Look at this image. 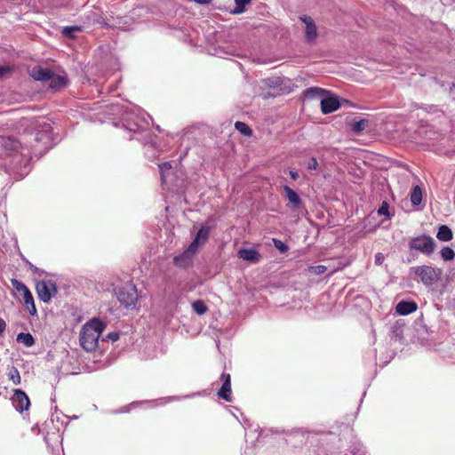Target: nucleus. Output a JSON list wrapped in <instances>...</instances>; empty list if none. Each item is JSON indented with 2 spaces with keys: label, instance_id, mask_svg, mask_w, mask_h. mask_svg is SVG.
<instances>
[{
  "label": "nucleus",
  "instance_id": "obj_1",
  "mask_svg": "<svg viewBox=\"0 0 455 455\" xmlns=\"http://www.w3.org/2000/svg\"><path fill=\"white\" fill-rule=\"evenodd\" d=\"M105 328L106 324L97 318H93L86 323L80 331V344L82 347L88 352L95 350L98 347L99 339Z\"/></svg>",
  "mask_w": 455,
  "mask_h": 455
},
{
  "label": "nucleus",
  "instance_id": "obj_2",
  "mask_svg": "<svg viewBox=\"0 0 455 455\" xmlns=\"http://www.w3.org/2000/svg\"><path fill=\"white\" fill-rule=\"evenodd\" d=\"M11 283L13 289L19 293L20 301L23 303L26 309L31 315H36V307L35 305L34 298L29 289L20 281L16 278L11 279Z\"/></svg>",
  "mask_w": 455,
  "mask_h": 455
},
{
  "label": "nucleus",
  "instance_id": "obj_3",
  "mask_svg": "<svg viewBox=\"0 0 455 455\" xmlns=\"http://www.w3.org/2000/svg\"><path fill=\"white\" fill-rule=\"evenodd\" d=\"M414 273L419 277L420 281L427 286H430L441 279L443 271L441 268L431 266H419L413 267Z\"/></svg>",
  "mask_w": 455,
  "mask_h": 455
},
{
  "label": "nucleus",
  "instance_id": "obj_4",
  "mask_svg": "<svg viewBox=\"0 0 455 455\" xmlns=\"http://www.w3.org/2000/svg\"><path fill=\"white\" fill-rule=\"evenodd\" d=\"M117 299L126 308H133L138 300V293L135 285L126 284L119 289Z\"/></svg>",
  "mask_w": 455,
  "mask_h": 455
},
{
  "label": "nucleus",
  "instance_id": "obj_5",
  "mask_svg": "<svg viewBox=\"0 0 455 455\" xmlns=\"http://www.w3.org/2000/svg\"><path fill=\"white\" fill-rule=\"evenodd\" d=\"M409 246L411 250H416L424 254L430 255L435 251L436 244L431 236L423 235L412 238Z\"/></svg>",
  "mask_w": 455,
  "mask_h": 455
},
{
  "label": "nucleus",
  "instance_id": "obj_6",
  "mask_svg": "<svg viewBox=\"0 0 455 455\" xmlns=\"http://www.w3.org/2000/svg\"><path fill=\"white\" fill-rule=\"evenodd\" d=\"M36 291L40 300L49 302L57 292L55 283L51 280L39 281L36 284Z\"/></svg>",
  "mask_w": 455,
  "mask_h": 455
},
{
  "label": "nucleus",
  "instance_id": "obj_7",
  "mask_svg": "<svg viewBox=\"0 0 455 455\" xmlns=\"http://www.w3.org/2000/svg\"><path fill=\"white\" fill-rule=\"evenodd\" d=\"M12 401L15 409L20 412L29 409L30 400L27 394L21 389H14Z\"/></svg>",
  "mask_w": 455,
  "mask_h": 455
},
{
  "label": "nucleus",
  "instance_id": "obj_8",
  "mask_svg": "<svg viewBox=\"0 0 455 455\" xmlns=\"http://www.w3.org/2000/svg\"><path fill=\"white\" fill-rule=\"evenodd\" d=\"M220 380L222 381V386L218 391V396L226 402L232 401V390H231V376L229 373H222L220 375Z\"/></svg>",
  "mask_w": 455,
  "mask_h": 455
},
{
  "label": "nucleus",
  "instance_id": "obj_9",
  "mask_svg": "<svg viewBox=\"0 0 455 455\" xmlns=\"http://www.w3.org/2000/svg\"><path fill=\"white\" fill-rule=\"evenodd\" d=\"M340 104L337 97H328L321 100V111L327 115L339 109Z\"/></svg>",
  "mask_w": 455,
  "mask_h": 455
},
{
  "label": "nucleus",
  "instance_id": "obj_10",
  "mask_svg": "<svg viewBox=\"0 0 455 455\" xmlns=\"http://www.w3.org/2000/svg\"><path fill=\"white\" fill-rule=\"evenodd\" d=\"M306 25V39L308 42L314 41L317 36L316 26L314 20L309 16L300 18Z\"/></svg>",
  "mask_w": 455,
  "mask_h": 455
},
{
  "label": "nucleus",
  "instance_id": "obj_11",
  "mask_svg": "<svg viewBox=\"0 0 455 455\" xmlns=\"http://www.w3.org/2000/svg\"><path fill=\"white\" fill-rule=\"evenodd\" d=\"M52 70L48 68H44L41 66H36L33 68L30 71L31 77L36 81L46 82L51 76Z\"/></svg>",
  "mask_w": 455,
  "mask_h": 455
},
{
  "label": "nucleus",
  "instance_id": "obj_12",
  "mask_svg": "<svg viewBox=\"0 0 455 455\" xmlns=\"http://www.w3.org/2000/svg\"><path fill=\"white\" fill-rule=\"evenodd\" d=\"M238 257L243 260L257 263L260 259V254L255 249L243 248L238 251Z\"/></svg>",
  "mask_w": 455,
  "mask_h": 455
},
{
  "label": "nucleus",
  "instance_id": "obj_13",
  "mask_svg": "<svg viewBox=\"0 0 455 455\" xmlns=\"http://www.w3.org/2000/svg\"><path fill=\"white\" fill-rule=\"evenodd\" d=\"M417 308H418V305L416 302L405 301V300L400 301L395 307V310H396L397 314H399L401 315H407L409 314H411V313L415 312L417 310Z\"/></svg>",
  "mask_w": 455,
  "mask_h": 455
},
{
  "label": "nucleus",
  "instance_id": "obj_14",
  "mask_svg": "<svg viewBox=\"0 0 455 455\" xmlns=\"http://www.w3.org/2000/svg\"><path fill=\"white\" fill-rule=\"evenodd\" d=\"M283 190L285 192V198L288 200L291 206L293 209H298L302 204L299 196L288 186H284Z\"/></svg>",
  "mask_w": 455,
  "mask_h": 455
},
{
  "label": "nucleus",
  "instance_id": "obj_15",
  "mask_svg": "<svg viewBox=\"0 0 455 455\" xmlns=\"http://www.w3.org/2000/svg\"><path fill=\"white\" fill-rule=\"evenodd\" d=\"M192 260L193 257L190 255L189 252H187L186 251L173 258L174 265L180 268H186L189 267L192 263Z\"/></svg>",
  "mask_w": 455,
  "mask_h": 455
},
{
  "label": "nucleus",
  "instance_id": "obj_16",
  "mask_svg": "<svg viewBox=\"0 0 455 455\" xmlns=\"http://www.w3.org/2000/svg\"><path fill=\"white\" fill-rule=\"evenodd\" d=\"M51 78L48 80L49 87L52 89L64 88L68 84V79L60 75H55L52 71L51 72Z\"/></svg>",
  "mask_w": 455,
  "mask_h": 455
},
{
  "label": "nucleus",
  "instance_id": "obj_17",
  "mask_svg": "<svg viewBox=\"0 0 455 455\" xmlns=\"http://www.w3.org/2000/svg\"><path fill=\"white\" fill-rule=\"evenodd\" d=\"M436 237L442 242H449L453 238V233L448 226L441 225L439 227Z\"/></svg>",
  "mask_w": 455,
  "mask_h": 455
},
{
  "label": "nucleus",
  "instance_id": "obj_18",
  "mask_svg": "<svg viewBox=\"0 0 455 455\" xmlns=\"http://www.w3.org/2000/svg\"><path fill=\"white\" fill-rule=\"evenodd\" d=\"M411 202L413 205H419L422 202V190L419 186H415L411 192Z\"/></svg>",
  "mask_w": 455,
  "mask_h": 455
},
{
  "label": "nucleus",
  "instance_id": "obj_19",
  "mask_svg": "<svg viewBox=\"0 0 455 455\" xmlns=\"http://www.w3.org/2000/svg\"><path fill=\"white\" fill-rule=\"evenodd\" d=\"M17 341L29 347L35 344V339L30 333L20 332L17 336Z\"/></svg>",
  "mask_w": 455,
  "mask_h": 455
},
{
  "label": "nucleus",
  "instance_id": "obj_20",
  "mask_svg": "<svg viewBox=\"0 0 455 455\" xmlns=\"http://www.w3.org/2000/svg\"><path fill=\"white\" fill-rule=\"evenodd\" d=\"M209 235L210 228L206 226H202L194 239L201 243H204L208 240Z\"/></svg>",
  "mask_w": 455,
  "mask_h": 455
},
{
  "label": "nucleus",
  "instance_id": "obj_21",
  "mask_svg": "<svg viewBox=\"0 0 455 455\" xmlns=\"http://www.w3.org/2000/svg\"><path fill=\"white\" fill-rule=\"evenodd\" d=\"M7 375H8L9 380L12 381V383L14 385L20 384V381H21L20 374L19 370L16 367H14V366L10 367L8 369Z\"/></svg>",
  "mask_w": 455,
  "mask_h": 455
},
{
  "label": "nucleus",
  "instance_id": "obj_22",
  "mask_svg": "<svg viewBox=\"0 0 455 455\" xmlns=\"http://www.w3.org/2000/svg\"><path fill=\"white\" fill-rule=\"evenodd\" d=\"M192 308L193 310L197 313L198 315H202L204 314H205L208 310V307L207 306L205 305V303L201 300V299H197L196 301H194L192 303Z\"/></svg>",
  "mask_w": 455,
  "mask_h": 455
},
{
  "label": "nucleus",
  "instance_id": "obj_23",
  "mask_svg": "<svg viewBox=\"0 0 455 455\" xmlns=\"http://www.w3.org/2000/svg\"><path fill=\"white\" fill-rule=\"evenodd\" d=\"M328 92L319 87H310L305 91V94L308 97H322Z\"/></svg>",
  "mask_w": 455,
  "mask_h": 455
},
{
  "label": "nucleus",
  "instance_id": "obj_24",
  "mask_svg": "<svg viewBox=\"0 0 455 455\" xmlns=\"http://www.w3.org/2000/svg\"><path fill=\"white\" fill-rule=\"evenodd\" d=\"M235 129L244 136H251L252 134V130L243 122L237 121L235 124Z\"/></svg>",
  "mask_w": 455,
  "mask_h": 455
},
{
  "label": "nucleus",
  "instance_id": "obj_25",
  "mask_svg": "<svg viewBox=\"0 0 455 455\" xmlns=\"http://www.w3.org/2000/svg\"><path fill=\"white\" fill-rule=\"evenodd\" d=\"M440 254L443 259L445 261L452 260L455 258L454 251L449 246L443 247L441 250Z\"/></svg>",
  "mask_w": 455,
  "mask_h": 455
},
{
  "label": "nucleus",
  "instance_id": "obj_26",
  "mask_svg": "<svg viewBox=\"0 0 455 455\" xmlns=\"http://www.w3.org/2000/svg\"><path fill=\"white\" fill-rule=\"evenodd\" d=\"M367 121L364 119H361L359 121L353 122L351 124V128L353 132L359 133L365 129Z\"/></svg>",
  "mask_w": 455,
  "mask_h": 455
},
{
  "label": "nucleus",
  "instance_id": "obj_27",
  "mask_svg": "<svg viewBox=\"0 0 455 455\" xmlns=\"http://www.w3.org/2000/svg\"><path fill=\"white\" fill-rule=\"evenodd\" d=\"M158 167H159L161 180L163 183H164L166 181L165 172L170 171L172 168V164L170 162H164V163L159 164Z\"/></svg>",
  "mask_w": 455,
  "mask_h": 455
},
{
  "label": "nucleus",
  "instance_id": "obj_28",
  "mask_svg": "<svg viewBox=\"0 0 455 455\" xmlns=\"http://www.w3.org/2000/svg\"><path fill=\"white\" fill-rule=\"evenodd\" d=\"M251 0H235V8L232 11L234 14H239L244 12V6L249 4Z\"/></svg>",
  "mask_w": 455,
  "mask_h": 455
},
{
  "label": "nucleus",
  "instance_id": "obj_29",
  "mask_svg": "<svg viewBox=\"0 0 455 455\" xmlns=\"http://www.w3.org/2000/svg\"><path fill=\"white\" fill-rule=\"evenodd\" d=\"M274 246L282 253H285L288 251L289 247L281 240L277 238L272 239Z\"/></svg>",
  "mask_w": 455,
  "mask_h": 455
},
{
  "label": "nucleus",
  "instance_id": "obj_30",
  "mask_svg": "<svg viewBox=\"0 0 455 455\" xmlns=\"http://www.w3.org/2000/svg\"><path fill=\"white\" fill-rule=\"evenodd\" d=\"M327 270V267L323 265L309 266L307 271L315 275H322Z\"/></svg>",
  "mask_w": 455,
  "mask_h": 455
},
{
  "label": "nucleus",
  "instance_id": "obj_31",
  "mask_svg": "<svg viewBox=\"0 0 455 455\" xmlns=\"http://www.w3.org/2000/svg\"><path fill=\"white\" fill-rule=\"evenodd\" d=\"M200 243H201L194 239L188 247V249L186 250V251L189 252L190 255L193 257L197 252Z\"/></svg>",
  "mask_w": 455,
  "mask_h": 455
},
{
  "label": "nucleus",
  "instance_id": "obj_32",
  "mask_svg": "<svg viewBox=\"0 0 455 455\" xmlns=\"http://www.w3.org/2000/svg\"><path fill=\"white\" fill-rule=\"evenodd\" d=\"M81 30V28L80 27H77V26H70V27H65L63 28V34L65 36H70V37H73L74 36V32L76 31H80Z\"/></svg>",
  "mask_w": 455,
  "mask_h": 455
},
{
  "label": "nucleus",
  "instance_id": "obj_33",
  "mask_svg": "<svg viewBox=\"0 0 455 455\" xmlns=\"http://www.w3.org/2000/svg\"><path fill=\"white\" fill-rule=\"evenodd\" d=\"M379 215L387 216L389 217V204L387 202L384 201L381 206L378 210Z\"/></svg>",
  "mask_w": 455,
  "mask_h": 455
},
{
  "label": "nucleus",
  "instance_id": "obj_34",
  "mask_svg": "<svg viewBox=\"0 0 455 455\" xmlns=\"http://www.w3.org/2000/svg\"><path fill=\"white\" fill-rule=\"evenodd\" d=\"M12 71V68L11 66H0V78H3L6 74Z\"/></svg>",
  "mask_w": 455,
  "mask_h": 455
},
{
  "label": "nucleus",
  "instance_id": "obj_35",
  "mask_svg": "<svg viewBox=\"0 0 455 455\" xmlns=\"http://www.w3.org/2000/svg\"><path fill=\"white\" fill-rule=\"evenodd\" d=\"M317 167H318L317 160L315 157H312L307 164V168L309 170H315Z\"/></svg>",
  "mask_w": 455,
  "mask_h": 455
},
{
  "label": "nucleus",
  "instance_id": "obj_36",
  "mask_svg": "<svg viewBox=\"0 0 455 455\" xmlns=\"http://www.w3.org/2000/svg\"><path fill=\"white\" fill-rule=\"evenodd\" d=\"M384 255L382 253H377L375 255V263L377 265H381L384 261Z\"/></svg>",
  "mask_w": 455,
  "mask_h": 455
},
{
  "label": "nucleus",
  "instance_id": "obj_37",
  "mask_svg": "<svg viewBox=\"0 0 455 455\" xmlns=\"http://www.w3.org/2000/svg\"><path fill=\"white\" fill-rule=\"evenodd\" d=\"M6 328V323L4 319L0 318V335H2Z\"/></svg>",
  "mask_w": 455,
  "mask_h": 455
},
{
  "label": "nucleus",
  "instance_id": "obj_38",
  "mask_svg": "<svg viewBox=\"0 0 455 455\" xmlns=\"http://www.w3.org/2000/svg\"><path fill=\"white\" fill-rule=\"evenodd\" d=\"M290 176L292 180H296L299 179V173L297 172H290Z\"/></svg>",
  "mask_w": 455,
  "mask_h": 455
},
{
  "label": "nucleus",
  "instance_id": "obj_39",
  "mask_svg": "<svg viewBox=\"0 0 455 455\" xmlns=\"http://www.w3.org/2000/svg\"><path fill=\"white\" fill-rule=\"evenodd\" d=\"M110 339L112 340H117L119 336L117 333H109L108 336Z\"/></svg>",
  "mask_w": 455,
  "mask_h": 455
},
{
  "label": "nucleus",
  "instance_id": "obj_40",
  "mask_svg": "<svg viewBox=\"0 0 455 455\" xmlns=\"http://www.w3.org/2000/svg\"><path fill=\"white\" fill-rule=\"evenodd\" d=\"M337 270H338L337 268L333 269V270H332V272H331V274H333V273H334V272H336Z\"/></svg>",
  "mask_w": 455,
  "mask_h": 455
}]
</instances>
